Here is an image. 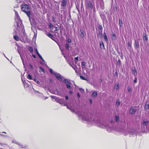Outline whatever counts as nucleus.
Instances as JSON below:
<instances>
[{
    "mask_svg": "<svg viewBox=\"0 0 149 149\" xmlns=\"http://www.w3.org/2000/svg\"><path fill=\"white\" fill-rule=\"evenodd\" d=\"M79 119L84 121H86L88 123H95L97 126L102 128H106L109 132L112 131V129L107 125V123L101 122L99 118L96 117L92 119L91 116L86 113L79 112L78 113Z\"/></svg>",
    "mask_w": 149,
    "mask_h": 149,
    "instance_id": "1",
    "label": "nucleus"
},
{
    "mask_svg": "<svg viewBox=\"0 0 149 149\" xmlns=\"http://www.w3.org/2000/svg\"><path fill=\"white\" fill-rule=\"evenodd\" d=\"M29 8V6L26 4H24L22 5L21 7L22 10L25 12L27 16L29 18L31 15V13L29 10H27Z\"/></svg>",
    "mask_w": 149,
    "mask_h": 149,
    "instance_id": "2",
    "label": "nucleus"
},
{
    "mask_svg": "<svg viewBox=\"0 0 149 149\" xmlns=\"http://www.w3.org/2000/svg\"><path fill=\"white\" fill-rule=\"evenodd\" d=\"M85 5L86 10H89L90 12L92 9H95V8L94 5H93L91 2L89 1H86L85 2Z\"/></svg>",
    "mask_w": 149,
    "mask_h": 149,
    "instance_id": "3",
    "label": "nucleus"
},
{
    "mask_svg": "<svg viewBox=\"0 0 149 149\" xmlns=\"http://www.w3.org/2000/svg\"><path fill=\"white\" fill-rule=\"evenodd\" d=\"M149 123V121L144 120L141 123V129L143 130H145L146 129L148 128V125Z\"/></svg>",
    "mask_w": 149,
    "mask_h": 149,
    "instance_id": "4",
    "label": "nucleus"
},
{
    "mask_svg": "<svg viewBox=\"0 0 149 149\" xmlns=\"http://www.w3.org/2000/svg\"><path fill=\"white\" fill-rule=\"evenodd\" d=\"M63 82L66 84L67 88L69 90L70 89V85L71 84V83L70 80L69 79H65Z\"/></svg>",
    "mask_w": 149,
    "mask_h": 149,
    "instance_id": "5",
    "label": "nucleus"
},
{
    "mask_svg": "<svg viewBox=\"0 0 149 149\" xmlns=\"http://www.w3.org/2000/svg\"><path fill=\"white\" fill-rule=\"evenodd\" d=\"M54 75L56 77V78L59 80L61 81L62 80V77L59 74L57 73H54Z\"/></svg>",
    "mask_w": 149,
    "mask_h": 149,
    "instance_id": "6",
    "label": "nucleus"
},
{
    "mask_svg": "<svg viewBox=\"0 0 149 149\" xmlns=\"http://www.w3.org/2000/svg\"><path fill=\"white\" fill-rule=\"evenodd\" d=\"M136 111V107H131L130 111V113L132 114H134Z\"/></svg>",
    "mask_w": 149,
    "mask_h": 149,
    "instance_id": "7",
    "label": "nucleus"
},
{
    "mask_svg": "<svg viewBox=\"0 0 149 149\" xmlns=\"http://www.w3.org/2000/svg\"><path fill=\"white\" fill-rule=\"evenodd\" d=\"M14 11L15 13V19L17 22V21H19L20 20L19 16L18 15V13L16 10H15Z\"/></svg>",
    "mask_w": 149,
    "mask_h": 149,
    "instance_id": "8",
    "label": "nucleus"
},
{
    "mask_svg": "<svg viewBox=\"0 0 149 149\" xmlns=\"http://www.w3.org/2000/svg\"><path fill=\"white\" fill-rule=\"evenodd\" d=\"M12 143H16L19 146L22 148H24L25 147L24 146V145L22 144H20L19 143L17 142L15 140H13L12 141Z\"/></svg>",
    "mask_w": 149,
    "mask_h": 149,
    "instance_id": "9",
    "label": "nucleus"
},
{
    "mask_svg": "<svg viewBox=\"0 0 149 149\" xmlns=\"http://www.w3.org/2000/svg\"><path fill=\"white\" fill-rule=\"evenodd\" d=\"M134 47L135 48H137L139 47V44L138 41L135 40L134 42Z\"/></svg>",
    "mask_w": 149,
    "mask_h": 149,
    "instance_id": "10",
    "label": "nucleus"
},
{
    "mask_svg": "<svg viewBox=\"0 0 149 149\" xmlns=\"http://www.w3.org/2000/svg\"><path fill=\"white\" fill-rule=\"evenodd\" d=\"M80 32H81L80 36L81 37L83 38L84 36V33H85V31L82 29L80 30Z\"/></svg>",
    "mask_w": 149,
    "mask_h": 149,
    "instance_id": "11",
    "label": "nucleus"
},
{
    "mask_svg": "<svg viewBox=\"0 0 149 149\" xmlns=\"http://www.w3.org/2000/svg\"><path fill=\"white\" fill-rule=\"evenodd\" d=\"M62 3L61 4V6H66V0H63L61 1Z\"/></svg>",
    "mask_w": 149,
    "mask_h": 149,
    "instance_id": "12",
    "label": "nucleus"
},
{
    "mask_svg": "<svg viewBox=\"0 0 149 149\" xmlns=\"http://www.w3.org/2000/svg\"><path fill=\"white\" fill-rule=\"evenodd\" d=\"M143 39L144 41H147L148 40V36L146 33H143Z\"/></svg>",
    "mask_w": 149,
    "mask_h": 149,
    "instance_id": "13",
    "label": "nucleus"
},
{
    "mask_svg": "<svg viewBox=\"0 0 149 149\" xmlns=\"http://www.w3.org/2000/svg\"><path fill=\"white\" fill-rule=\"evenodd\" d=\"M103 37L105 40L106 41V42H107L108 41V39L106 34L105 32H104L103 34Z\"/></svg>",
    "mask_w": 149,
    "mask_h": 149,
    "instance_id": "14",
    "label": "nucleus"
},
{
    "mask_svg": "<svg viewBox=\"0 0 149 149\" xmlns=\"http://www.w3.org/2000/svg\"><path fill=\"white\" fill-rule=\"evenodd\" d=\"M40 59L44 62V64L45 65H46L47 63L46 62L44 61L41 56L40 54H38V55Z\"/></svg>",
    "mask_w": 149,
    "mask_h": 149,
    "instance_id": "15",
    "label": "nucleus"
},
{
    "mask_svg": "<svg viewBox=\"0 0 149 149\" xmlns=\"http://www.w3.org/2000/svg\"><path fill=\"white\" fill-rule=\"evenodd\" d=\"M97 95V93L96 91H94L92 95V97H96Z\"/></svg>",
    "mask_w": 149,
    "mask_h": 149,
    "instance_id": "16",
    "label": "nucleus"
},
{
    "mask_svg": "<svg viewBox=\"0 0 149 149\" xmlns=\"http://www.w3.org/2000/svg\"><path fill=\"white\" fill-rule=\"evenodd\" d=\"M60 100V101L59 102V103L60 104H61V105H63V104H64V106H66V105L65 104H64L63 102V99H61V100Z\"/></svg>",
    "mask_w": 149,
    "mask_h": 149,
    "instance_id": "17",
    "label": "nucleus"
},
{
    "mask_svg": "<svg viewBox=\"0 0 149 149\" xmlns=\"http://www.w3.org/2000/svg\"><path fill=\"white\" fill-rule=\"evenodd\" d=\"M17 51H18V53H19V54H20V57H21V59L22 60V62L23 63V65H24V61L23 60V58L22 57V56L21 54L19 52V50L18 49H17Z\"/></svg>",
    "mask_w": 149,
    "mask_h": 149,
    "instance_id": "18",
    "label": "nucleus"
},
{
    "mask_svg": "<svg viewBox=\"0 0 149 149\" xmlns=\"http://www.w3.org/2000/svg\"><path fill=\"white\" fill-rule=\"evenodd\" d=\"M149 109V104H146L145 106V109L146 110H148Z\"/></svg>",
    "mask_w": 149,
    "mask_h": 149,
    "instance_id": "19",
    "label": "nucleus"
},
{
    "mask_svg": "<svg viewBox=\"0 0 149 149\" xmlns=\"http://www.w3.org/2000/svg\"><path fill=\"white\" fill-rule=\"evenodd\" d=\"M116 105L118 107L120 105V101L119 100H117L116 104Z\"/></svg>",
    "mask_w": 149,
    "mask_h": 149,
    "instance_id": "20",
    "label": "nucleus"
},
{
    "mask_svg": "<svg viewBox=\"0 0 149 149\" xmlns=\"http://www.w3.org/2000/svg\"><path fill=\"white\" fill-rule=\"evenodd\" d=\"M46 35L48 36L50 38H53V36L50 33H47L46 34Z\"/></svg>",
    "mask_w": 149,
    "mask_h": 149,
    "instance_id": "21",
    "label": "nucleus"
},
{
    "mask_svg": "<svg viewBox=\"0 0 149 149\" xmlns=\"http://www.w3.org/2000/svg\"><path fill=\"white\" fill-rule=\"evenodd\" d=\"M14 38L15 40L17 41H18L19 40V38L18 36H14Z\"/></svg>",
    "mask_w": 149,
    "mask_h": 149,
    "instance_id": "22",
    "label": "nucleus"
},
{
    "mask_svg": "<svg viewBox=\"0 0 149 149\" xmlns=\"http://www.w3.org/2000/svg\"><path fill=\"white\" fill-rule=\"evenodd\" d=\"M28 50L31 53H33V49L32 47H29L28 48Z\"/></svg>",
    "mask_w": 149,
    "mask_h": 149,
    "instance_id": "23",
    "label": "nucleus"
},
{
    "mask_svg": "<svg viewBox=\"0 0 149 149\" xmlns=\"http://www.w3.org/2000/svg\"><path fill=\"white\" fill-rule=\"evenodd\" d=\"M119 88V84H118L117 85L116 84L115 86V88L116 90L118 89Z\"/></svg>",
    "mask_w": 149,
    "mask_h": 149,
    "instance_id": "24",
    "label": "nucleus"
},
{
    "mask_svg": "<svg viewBox=\"0 0 149 149\" xmlns=\"http://www.w3.org/2000/svg\"><path fill=\"white\" fill-rule=\"evenodd\" d=\"M99 44H100V47H101V48H102V46L103 47H104V43H103V42H102V41H100V42Z\"/></svg>",
    "mask_w": 149,
    "mask_h": 149,
    "instance_id": "25",
    "label": "nucleus"
},
{
    "mask_svg": "<svg viewBox=\"0 0 149 149\" xmlns=\"http://www.w3.org/2000/svg\"><path fill=\"white\" fill-rule=\"evenodd\" d=\"M27 79H30V80H32L33 79L32 78L31 75L30 74H29L28 75H27Z\"/></svg>",
    "mask_w": 149,
    "mask_h": 149,
    "instance_id": "26",
    "label": "nucleus"
},
{
    "mask_svg": "<svg viewBox=\"0 0 149 149\" xmlns=\"http://www.w3.org/2000/svg\"><path fill=\"white\" fill-rule=\"evenodd\" d=\"M65 47L68 50L70 48V46L68 44H66L65 45Z\"/></svg>",
    "mask_w": 149,
    "mask_h": 149,
    "instance_id": "27",
    "label": "nucleus"
},
{
    "mask_svg": "<svg viewBox=\"0 0 149 149\" xmlns=\"http://www.w3.org/2000/svg\"><path fill=\"white\" fill-rule=\"evenodd\" d=\"M86 63L85 62H82L81 64V67L82 69L84 68L83 66H85L86 65Z\"/></svg>",
    "mask_w": 149,
    "mask_h": 149,
    "instance_id": "28",
    "label": "nucleus"
},
{
    "mask_svg": "<svg viewBox=\"0 0 149 149\" xmlns=\"http://www.w3.org/2000/svg\"><path fill=\"white\" fill-rule=\"evenodd\" d=\"M34 81L38 84L39 85H40V82H39V81H38V80H37V79H34Z\"/></svg>",
    "mask_w": 149,
    "mask_h": 149,
    "instance_id": "29",
    "label": "nucleus"
},
{
    "mask_svg": "<svg viewBox=\"0 0 149 149\" xmlns=\"http://www.w3.org/2000/svg\"><path fill=\"white\" fill-rule=\"evenodd\" d=\"M56 91L57 92V94L61 96H63L61 94V93L60 92H58L57 90H56Z\"/></svg>",
    "mask_w": 149,
    "mask_h": 149,
    "instance_id": "30",
    "label": "nucleus"
},
{
    "mask_svg": "<svg viewBox=\"0 0 149 149\" xmlns=\"http://www.w3.org/2000/svg\"><path fill=\"white\" fill-rule=\"evenodd\" d=\"M115 120H116V121H118L119 120V116H116L115 117Z\"/></svg>",
    "mask_w": 149,
    "mask_h": 149,
    "instance_id": "31",
    "label": "nucleus"
},
{
    "mask_svg": "<svg viewBox=\"0 0 149 149\" xmlns=\"http://www.w3.org/2000/svg\"><path fill=\"white\" fill-rule=\"evenodd\" d=\"M52 22H54V23H56V21L55 20V18L54 17H52Z\"/></svg>",
    "mask_w": 149,
    "mask_h": 149,
    "instance_id": "32",
    "label": "nucleus"
},
{
    "mask_svg": "<svg viewBox=\"0 0 149 149\" xmlns=\"http://www.w3.org/2000/svg\"><path fill=\"white\" fill-rule=\"evenodd\" d=\"M49 71L50 72V73L52 74H54V73H55L54 72H53V70L52 69H51V68H49Z\"/></svg>",
    "mask_w": 149,
    "mask_h": 149,
    "instance_id": "33",
    "label": "nucleus"
},
{
    "mask_svg": "<svg viewBox=\"0 0 149 149\" xmlns=\"http://www.w3.org/2000/svg\"><path fill=\"white\" fill-rule=\"evenodd\" d=\"M50 97L51 98L54 99L55 100L57 98V97L56 96H50Z\"/></svg>",
    "mask_w": 149,
    "mask_h": 149,
    "instance_id": "34",
    "label": "nucleus"
},
{
    "mask_svg": "<svg viewBox=\"0 0 149 149\" xmlns=\"http://www.w3.org/2000/svg\"><path fill=\"white\" fill-rule=\"evenodd\" d=\"M17 24V29L19 30L20 31V29H21V28L19 25V24Z\"/></svg>",
    "mask_w": 149,
    "mask_h": 149,
    "instance_id": "35",
    "label": "nucleus"
},
{
    "mask_svg": "<svg viewBox=\"0 0 149 149\" xmlns=\"http://www.w3.org/2000/svg\"><path fill=\"white\" fill-rule=\"evenodd\" d=\"M61 98H59L57 97V98L55 100V101H56V102H57L58 103H59V102L60 100H61Z\"/></svg>",
    "mask_w": 149,
    "mask_h": 149,
    "instance_id": "36",
    "label": "nucleus"
},
{
    "mask_svg": "<svg viewBox=\"0 0 149 149\" xmlns=\"http://www.w3.org/2000/svg\"><path fill=\"white\" fill-rule=\"evenodd\" d=\"M98 28L99 29V30H102V26L101 25H100L98 27Z\"/></svg>",
    "mask_w": 149,
    "mask_h": 149,
    "instance_id": "37",
    "label": "nucleus"
},
{
    "mask_svg": "<svg viewBox=\"0 0 149 149\" xmlns=\"http://www.w3.org/2000/svg\"><path fill=\"white\" fill-rule=\"evenodd\" d=\"M80 78L83 80H86V79L85 78V77L82 75H81L80 76Z\"/></svg>",
    "mask_w": 149,
    "mask_h": 149,
    "instance_id": "38",
    "label": "nucleus"
},
{
    "mask_svg": "<svg viewBox=\"0 0 149 149\" xmlns=\"http://www.w3.org/2000/svg\"><path fill=\"white\" fill-rule=\"evenodd\" d=\"M127 90L128 92H130L131 90V87L130 86H128L127 87Z\"/></svg>",
    "mask_w": 149,
    "mask_h": 149,
    "instance_id": "39",
    "label": "nucleus"
},
{
    "mask_svg": "<svg viewBox=\"0 0 149 149\" xmlns=\"http://www.w3.org/2000/svg\"><path fill=\"white\" fill-rule=\"evenodd\" d=\"M29 67L31 69H33V67L31 64L29 63Z\"/></svg>",
    "mask_w": 149,
    "mask_h": 149,
    "instance_id": "40",
    "label": "nucleus"
},
{
    "mask_svg": "<svg viewBox=\"0 0 149 149\" xmlns=\"http://www.w3.org/2000/svg\"><path fill=\"white\" fill-rule=\"evenodd\" d=\"M66 42L68 43H70L71 42V40L69 38L68 39L67 41Z\"/></svg>",
    "mask_w": 149,
    "mask_h": 149,
    "instance_id": "41",
    "label": "nucleus"
},
{
    "mask_svg": "<svg viewBox=\"0 0 149 149\" xmlns=\"http://www.w3.org/2000/svg\"><path fill=\"white\" fill-rule=\"evenodd\" d=\"M39 68L40 70H41L43 72H44V70L41 67H40Z\"/></svg>",
    "mask_w": 149,
    "mask_h": 149,
    "instance_id": "42",
    "label": "nucleus"
},
{
    "mask_svg": "<svg viewBox=\"0 0 149 149\" xmlns=\"http://www.w3.org/2000/svg\"><path fill=\"white\" fill-rule=\"evenodd\" d=\"M79 90L81 92H84V90L82 88H80Z\"/></svg>",
    "mask_w": 149,
    "mask_h": 149,
    "instance_id": "43",
    "label": "nucleus"
},
{
    "mask_svg": "<svg viewBox=\"0 0 149 149\" xmlns=\"http://www.w3.org/2000/svg\"><path fill=\"white\" fill-rule=\"evenodd\" d=\"M137 79L136 77H135L134 78V82L135 83H136L137 82Z\"/></svg>",
    "mask_w": 149,
    "mask_h": 149,
    "instance_id": "44",
    "label": "nucleus"
},
{
    "mask_svg": "<svg viewBox=\"0 0 149 149\" xmlns=\"http://www.w3.org/2000/svg\"><path fill=\"white\" fill-rule=\"evenodd\" d=\"M119 24L121 26V24H123L122 22V21H121L120 19L119 20Z\"/></svg>",
    "mask_w": 149,
    "mask_h": 149,
    "instance_id": "45",
    "label": "nucleus"
},
{
    "mask_svg": "<svg viewBox=\"0 0 149 149\" xmlns=\"http://www.w3.org/2000/svg\"><path fill=\"white\" fill-rule=\"evenodd\" d=\"M59 30V28H57V27H55V31H58Z\"/></svg>",
    "mask_w": 149,
    "mask_h": 149,
    "instance_id": "46",
    "label": "nucleus"
},
{
    "mask_svg": "<svg viewBox=\"0 0 149 149\" xmlns=\"http://www.w3.org/2000/svg\"><path fill=\"white\" fill-rule=\"evenodd\" d=\"M99 33L100 35H101L102 36V30H99Z\"/></svg>",
    "mask_w": 149,
    "mask_h": 149,
    "instance_id": "47",
    "label": "nucleus"
},
{
    "mask_svg": "<svg viewBox=\"0 0 149 149\" xmlns=\"http://www.w3.org/2000/svg\"><path fill=\"white\" fill-rule=\"evenodd\" d=\"M35 51H36V53L38 55V54H39V52H38V50H37V49H35Z\"/></svg>",
    "mask_w": 149,
    "mask_h": 149,
    "instance_id": "48",
    "label": "nucleus"
},
{
    "mask_svg": "<svg viewBox=\"0 0 149 149\" xmlns=\"http://www.w3.org/2000/svg\"><path fill=\"white\" fill-rule=\"evenodd\" d=\"M77 96L78 97H79V98H80V95L79 94V93H77Z\"/></svg>",
    "mask_w": 149,
    "mask_h": 149,
    "instance_id": "49",
    "label": "nucleus"
},
{
    "mask_svg": "<svg viewBox=\"0 0 149 149\" xmlns=\"http://www.w3.org/2000/svg\"><path fill=\"white\" fill-rule=\"evenodd\" d=\"M65 99L67 100H68V96L67 95H66L65 97Z\"/></svg>",
    "mask_w": 149,
    "mask_h": 149,
    "instance_id": "50",
    "label": "nucleus"
},
{
    "mask_svg": "<svg viewBox=\"0 0 149 149\" xmlns=\"http://www.w3.org/2000/svg\"><path fill=\"white\" fill-rule=\"evenodd\" d=\"M90 103L91 104L92 103V100L91 99H90Z\"/></svg>",
    "mask_w": 149,
    "mask_h": 149,
    "instance_id": "51",
    "label": "nucleus"
},
{
    "mask_svg": "<svg viewBox=\"0 0 149 149\" xmlns=\"http://www.w3.org/2000/svg\"><path fill=\"white\" fill-rule=\"evenodd\" d=\"M69 65L72 67L74 70H75L74 68L72 66V65L70 63H69Z\"/></svg>",
    "mask_w": 149,
    "mask_h": 149,
    "instance_id": "52",
    "label": "nucleus"
},
{
    "mask_svg": "<svg viewBox=\"0 0 149 149\" xmlns=\"http://www.w3.org/2000/svg\"><path fill=\"white\" fill-rule=\"evenodd\" d=\"M71 111H72V112H75V113H76V112L75 111L73 110V109H71Z\"/></svg>",
    "mask_w": 149,
    "mask_h": 149,
    "instance_id": "53",
    "label": "nucleus"
},
{
    "mask_svg": "<svg viewBox=\"0 0 149 149\" xmlns=\"http://www.w3.org/2000/svg\"><path fill=\"white\" fill-rule=\"evenodd\" d=\"M0 144L2 146H3V145H5L4 144H3V143H0Z\"/></svg>",
    "mask_w": 149,
    "mask_h": 149,
    "instance_id": "54",
    "label": "nucleus"
},
{
    "mask_svg": "<svg viewBox=\"0 0 149 149\" xmlns=\"http://www.w3.org/2000/svg\"><path fill=\"white\" fill-rule=\"evenodd\" d=\"M75 60H78V57H76L75 58Z\"/></svg>",
    "mask_w": 149,
    "mask_h": 149,
    "instance_id": "55",
    "label": "nucleus"
},
{
    "mask_svg": "<svg viewBox=\"0 0 149 149\" xmlns=\"http://www.w3.org/2000/svg\"><path fill=\"white\" fill-rule=\"evenodd\" d=\"M69 93L71 94H72V92L71 91H69Z\"/></svg>",
    "mask_w": 149,
    "mask_h": 149,
    "instance_id": "56",
    "label": "nucleus"
},
{
    "mask_svg": "<svg viewBox=\"0 0 149 149\" xmlns=\"http://www.w3.org/2000/svg\"><path fill=\"white\" fill-rule=\"evenodd\" d=\"M37 35V33H34V36H35L36 37V36Z\"/></svg>",
    "mask_w": 149,
    "mask_h": 149,
    "instance_id": "57",
    "label": "nucleus"
},
{
    "mask_svg": "<svg viewBox=\"0 0 149 149\" xmlns=\"http://www.w3.org/2000/svg\"><path fill=\"white\" fill-rule=\"evenodd\" d=\"M78 60H75V63H77Z\"/></svg>",
    "mask_w": 149,
    "mask_h": 149,
    "instance_id": "58",
    "label": "nucleus"
},
{
    "mask_svg": "<svg viewBox=\"0 0 149 149\" xmlns=\"http://www.w3.org/2000/svg\"><path fill=\"white\" fill-rule=\"evenodd\" d=\"M32 56H33L34 58H36V56H35V55L32 54Z\"/></svg>",
    "mask_w": 149,
    "mask_h": 149,
    "instance_id": "59",
    "label": "nucleus"
},
{
    "mask_svg": "<svg viewBox=\"0 0 149 149\" xmlns=\"http://www.w3.org/2000/svg\"><path fill=\"white\" fill-rule=\"evenodd\" d=\"M128 46H131V45H130V44L129 43V42H128Z\"/></svg>",
    "mask_w": 149,
    "mask_h": 149,
    "instance_id": "60",
    "label": "nucleus"
},
{
    "mask_svg": "<svg viewBox=\"0 0 149 149\" xmlns=\"http://www.w3.org/2000/svg\"><path fill=\"white\" fill-rule=\"evenodd\" d=\"M16 0L18 3H19L20 2V0Z\"/></svg>",
    "mask_w": 149,
    "mask_h": 149,
    "instance_id": "61",
    "label": "nucleus"
},
{
    "mask_svg": "<svg viewBox=\"0 0 149 149\" xmlns=\"http://www.w3.org/2000/svg\"><path fill=\"white\" fill-rule=\"evenodd\" d=\"M120 60H118V63H120Z\"/></svg>",
    "mask_w": 149,
    "mask_h": 149,
    "instance_id": "62",
    "label": "nucleus"
},
{
    "mask_svg": "<svg viewBox=\"0 0 149 149\" xmlns=\"http://www.w3.org/2000/svg\"><path fill=\"white\" fill-rule=\"evenodd\" d=\"M52 25L51 24H50L49 25V27L51 28V27H52Z\"/></svg>",
    "mask_w": 149,
    "mask_h": 149,
    "instance_id": "63",
    "label": "nucleus"
},
{
    "mask_svg": "<svg viewBox=\"0 0 149 149\" xmlns=\"http://www.w3.org/2000/svg\"><path fill=\"white\" fill-rule=\"evenodd\" d=\"M67 108L68 109H70V107H69L68 106H67Z\"/></svg>",
    "mask_w": 149,
    "mask_h": 149,
    "instance_id": "64",
    "label": "nucleus"
}]
</instances>
